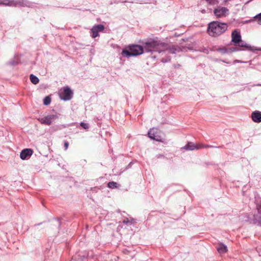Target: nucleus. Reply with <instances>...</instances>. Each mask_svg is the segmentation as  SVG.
I'll return each instance as SVG.
<instances>
[{
    "mask_svg": "<svg viewBox=\"0 0 261 261\" xmlns=\"http://www.w3.org/2000/svg\"><path fill=\"white\" fill-rule=\"evenodd\" d=\"M143 47L145 53L151 54L156 52L159 54L166 53L167 54H173L181 51L180 47L178 46H170L167 43L154 40H150L145 42L143 44Z\"/></svg>",
    "mask_w": 261,
    "mask_h": 261,
    "instance_id": "nucleus-1",
    "label": "nucleus"
},
{
    "mask_svg": "<svg viewBox=\"0 0 261 261\" xmlns=\"http://www.w3.org/2000/svg\"><path fill=\"white\" fill-rule=\"evenodd\" d=\"M228 25L226 23L218 21H213L208 24L207 32L213 37H218L224 33L227 29Z\"/></svg>",
    "mask_w": 261,
    "mask_h": 261,
    "instance_id": "nucleus-2",
    "label": "nucleus"
},
{
    "mask_svg": "<svg viewBox=\"0 0 261 261\" xmlns=\"http://www.w3.org/2000/svg\"><path fill=\"white\" fill-rule=\"evenodd\" d=\"M143 46L139 45H132L129 46V49H123L121 52L122 56L126 58L132 56H137L141 55L144 52Z\"/></svg>",
    "mask_w": 261,
    "mask_h": 261,
    "instance_id": "nucleus-3",
    "label": "nucleus"
},
{
    "mask_svg": "<svg viewBox=\"0 0 261 261\" xmlns=\"http://www.w3.org/2000/svg\"><path fill=\"white\" fill-rule=\"evenodd\" d=\"M148 136L152 140L161 142H164V138L161 136V132L156 128L150 129L148 132Z\"/></svg>",
    "mask_w": 261,
    "mask_h": 261,
    "instance_id": "nucleus-4",
    "label": "nucleus"
},
{
    "mask_svg": "<svg viewBox=\"0 0 261 261\" xmlns=\"http://www.w3.org/2000/svg\"><path fill=\"white\" fill-rule=\"evenodd\" d=\"M58 118L57 114L48 115L39 119L41 124L50 125L53 122Z\"/></svg>",
    "mask_w": 261,
    "mask_h": 261,
    "instance_id": "nucleus-5",
    "label": "nucleus"
},
{
    "mask_svg": "<svg viewBox=\"0 0 261 261\" xmlns=\"http://www.w3.org/2000/svg\"><path fill=\"white\" fill-rule=\"evenodd\" d=\"M73 96V92L68 87L63 88V90L60 93V97L61 99L67 101L70 100Z\"/></svg>",
    "mask_w": 261,
    "mask_h": 261,
    "instance_id": "nucleus-6",
    "label": "nucleus"
},
{
    "mask_svg": "<svg viewBox=\"0 0 261 261\" xmlns=\"http://www.w3.org/2000/svg\"><path fill=\"white\" fill-rule=\"evenodd\" d=\"M215 15L218 17H225L229 13V10L226 7L218 6L214 10Z\"/></svg>",
    "mask_w": 261,
    "mask_h": 261,
    "instance_id": "nucleus-7",
    "label": "nucleus"
},
{
    "mask_svg": "<svg viewBox=\"0 0 261 261\" xmlns=\"http://www.w3.org/2000/svg\"><path fill=\"white\" fill-rule=\"evenodd\" d=\"M231 42L234 45H237V44L240 42L242 37L240 32L238 30H233L231 34Z\"/></svg>",
    "mask_w": 261,
    "mask_h": 261,
    "instance_id": "nucleus-8",
    "label": "nucleus"
},
{
    "mask_svg": "<svg viewBox=\"0 0 261 261\" xmlns=\"http://www.w3.org/2000/svg\"><path fill=\"white\" fill-rule=\"evenodd\" d=\"M104 30V26L102 24H98L94 26L91 30L92 33V37L96 38L98 36V33L102 32Z\"/></svg>",
    "mask_w": 261,
    "mask_h": 261,
    "instance_id": "nucleus-9",
    "label": "nucleus"
},
{
    "mask_svg": "<svg viewBox=\"0 0 261 261\" xmlns=\"http://www.w3.org/2000/svg\"><path fill=\"white\" fill-rule=\"evenodd\" d=\"M33 150L30 148H26L23 149L20 154V158L21 159L24 160L29 159L33 154Z\"/></svg>",
    "mask_w": 261,
    "mask_h": 261,
    "instance_id": "nucleus-10",
    "label": "nucleus"
},
{
    "mask_svg": "<svg viewBox=\"0 0 261 261\" xmlns=\"http://www.w3.org/2000/svg\"><path fill=\"white\" fill-rule=\"evenodd\" d=\"M252 120L256 123L261 122V112L255 111L251 114Z\"/></svg>",
    "mask_w": 261,
    "mask_h": 261,
    "instance_id": "nucleus-11",
    "label": "nucleus"
},
{
    "mask_svg": "<svg viewBox=\"0 0 261 261\" xmlns=\"http://www.w3.org/2000/svg\"><path fill=\"white\" fill-rule=\"evenodd\" d=\"M237 46L239 47L240 48H242L245 49H248L249 50H253V49L252 47L249 44H247L245 41H243V40H241L240 42L237 44Z\"/></svg>",
    "mask_w": 261,
    "mask_h": 261,
    "instance_id": "nucleus-12",
    "label": "nucleus"
},
{
    "mask_svg": "<svg viewBox=\"0 0 261 261\" xmlns=\"http://www.w3.org/2000/svg\"><path fill=\"white\" fill-rule=\"evenodd\" d=\"M198 144H195L194 143L189 142L187 144H186L184 147V149L189 150H193L194 149H199L200 148H198Z\"/></svg>",
    "mask_w": 261,
    "mask_h": 261,
    "instance_id": "nucleus-13",
    "label": "nucleus"
},
{
    "mask_svg": "<svg viewBox=\"0 0 261 261\" xmlns=\"http://www.w3.org/2000/svg\"><path fill=\"white\" fill-rule=\"evenodd\" d=\"M29 2L27 0H16L15 7H28Z\"/></svg>",
    "mask_w": 261,
    "mask_h": 261,
    "instance_id": "nucleus-14",
    "label": "nucleus"
},
{
    "mask_svg": "<svg viewBox=\"0 0 261 261\" xmlns=\"http://www.w3.org/2000/svg\"><path fill=\"white\" fill-rule=\"evenodd\" d=\"M217 250L220 253H224L227 252V246L223 244H219L217 248Z\"/></svg>",
    "mask_w": 261,
    "mask_h": 261,
    "instance_id": "nucleus-15",
    "label": "nucleus"
},
{
    "mask_svg": "<svg viewBox=\"0 0 261 261\" xmlns=\"http://www.w3.org/2000/svg\"><path fill=\"white\" fill-rule=\"evenodd\" d=\"M30 79L31 82L35 85L38 84L39 82V79L36 75L33 74H31L30 75Z\"/></svg>",
    "mask_w": 261,
    "mask_h": 261,
    "instance_id": "nucleus-16",
    "label": "nucleus"
},
{
    "mask_svg": "<svg viewBox=\"0 0 261 261\" xmlns=\"http://www.w3.org/2000/svg\"><path fill=\"white\" fill-rule=\"evenodd\" d=\"M259 215L256 216L255 218V220L258 225L261 226V209L258 211Z\"/></svg>",
    "mask_w": 261,
    "mask_h": 261,
    "instance_id": "nucleus-17",
    "label": "nucleus"
},
{
    "mask_svg": "<svg viewBox=\"0 0 261 261\" xmlns=\"http://www.w3.org/2000/svg\"><path fill=\"white\" fill-rule=\"evenodd\" d=\"M118 184L114 181H110L108 184V187L111 189L117 188Z\"/></svg>",
    "mask_w": 261,
    "mask_h": 261,
    "instance_id": "nucleus-18",
    "label": "nucleus"
},
{
    "mask_svg": "<svg viewBox=\"0 0 261 261\" xmlns=\"http://www.w3.org/2000/svg\"><path fill=\"white\" fill-rule=\"evenodd\" d=\"M51 98L49 96H46L43 99V104L47 106L50 103Z\"/></svg>",
    "mask_w": 261,
    "mask_h": 261,
    "instance_id": "nucleus-19",
    "label": "nucleus"
},
{
    "mask_svg": "<svg viewBox=\"0 0 261 261\" xmlns=\"http://www.w3.org/2000/svg\"><path fill=\"white\" fill-rule=\"evenodd\" d=\"M217 147L216 146H214L211 145H203L202 144H198V148H214Z\"/></svg>",
    "mask_w": 261,
    "mask_h": 261,
    "instance_id": "nucleus-20",
    "label": "nucleus"
},
{
    "mask_svg": "<svg viewBox=\"0 0 261 261\" xmlns=\"http://www.w3.org/2000/svg\"><path fill=\"white\" fill-rule=\"evenodd\" d=\"M241 50H244V49L240 48L237 47H233L228 49V53H232Z\"/></svg>",
    "mask_w": 261,
    "mask_h": 261,
    "instance_id": "nucleus-21",
    "label": "nucleus"
},
{
    "mask_svg": "<svg viewBox=\"0 0 261 261\" xmlns=\"http://www.w3.org/2000/svg\"><path fill=\"white\" fill-rule=\"evenodd\" d=\"M10 0H0V5L9 6Z\"/></svg>",
    "mask_w": 261,
    "mask_h": 261,
    "instance_id": "nucleus-22",
    "label": "nucleus"
},
{
    "mask_svg": "<svg viewBox=\"0 0 261 261\" xmlns=\"http://www.w3.org/2000/svg\"><path fill=\"white\" fill-rule=\"evenodd\" d=\"M210 5H214L218 3V0H205Z\"/></svg>",
    "mask_w": 261,
    "mask_h": 261,
    "instance_id": "nucleus-23",
    "label": "nucleus"
},
{
    "mask_svg": "<svg viewBox=\"0 0 261 261\" xmlns=\"http://www.w3.org/2000/svg\"><path fill=\"white\" fill-rule=\"evenodd\" d=\"M81 126H82L83 128L85 129H87L89 128V125L88 123H84V122H81L80 123Z\"/></svg>",
    "mask_w": 261,
    "mask_h": 261,
    "instance_id": "nucleus-24",
    "label": "nucleus"
},
{
    "mask_svg": "<svg viewBox=\"0 0 261 261\" xmlns=\"http://www.w3.org/2000/svg\"><path fill=\"white\" fill-rule=\"evenodd\" d=\"M254 18L257 19L258 23L261 25V13L256 15Z\"/></svg>",
    "mask_w": 261,
    "mask_h": 261,
    "instance_id": "nucleus-25",
    "label": "nucleus"
},
{
    "mask_svg": "<svg viewBox=\"0 0 261 261\" xmlns=\"http://www.w3.org/2000/svg\"><path fill=\"white\" fill-rule=\"evenodd\" d=\"M171 60V58L169 56L167 57L166 58H164L162 59V62L163 63H167L168 62H169Z\"/></svg>",
    "mask_w": 261,
    "mask_h": 261,
    "instance_id": "nucleus-26",
    "label": "nucleus"
},
{
    "mask_svg": "<svg viewBox=\"0 0 261 261\" xmlns=\"http://www.w3.org/2000/svg\"><path fill=\"white\" fill-rule=\"evenodd\" d=\"M16 0H10L9 7H15Z\"/></svg>",
    "mask_w": 261,
    "mask_h": 261,
    "instance_id": "nucleus-27",
    "label": "nucleus"
},
{
    "mask_svg": "<svg viewBox=\"0 0 261 261\" xmlns=\"http://www.w3.org/2000/svg\"><path fill=\"white\" fill-rule=\"evenodd\" d=\"M221 53L223 54L228 53V49L226 48H220L219 49Z\"/></svg>",
    "mask_w": 261,
    "mask_h": 261,
    "instance_id": "nucleus-28",
    "label": "nucleus"
},
{
    "mask_svg": "<svg viewBox=\"0 0 261 261\" xmlns=\"http://www.w3.org/2000/svg\"><path fill=\"white\" fill-rule=\"evenodd\" d=\"M123 222L124 223V224H127L129 223H132V222H130V221L129 220V219L128 218H126V219H124L123 221Z\"/></svg>",
    "mask_w": 261,
    "mask_h": 261,
    "instance_id": "nucleus-29",
    "label": "nucleus"
},
{
    "mask_svg": "<svg viewBox=\"0 0 261 261\" xmlns=\"http://www.w3.org/2000/svg\"><path fill=\"white\" fill-rule=\"evenodd\" d=\"M68 145H69L68 142H65V143H64V147H65V150L67 149V148L68 147Z\"/></svg>",
    "mask_w": 261,
    "mask_h": 261,
    "instance_id": "nucleus-30",
    "label": "nucleus"
},
{
    "mask_svg": "<svg viewBox=\"0 0 261 261\" xmlns=\"http://www.w3.org/2000/svg\"><path fill=\"white\" fill-rule=\"evenodd\" d=\"M235 62H238V63H239V62H240V61L239 60H236V61H235Z\"/></svg>",
    "mask_w": 261,
    "mask_h": 261,
    "instance_id": "nucleus-31",
    "label": "nucleus"
},
{
    "mask_svg": "<svg viewBox=\"0 0 261 261\" xmlns=\"http://www.w3.org/2000/svg\"><path fill=\"white\" fill-rule=\"evenodd\" d=\"M57 223H58V224H59V223H60V222H59V221H57Z\"/></svg>",
    "mask_w": 261,
    "mask_h": 261,
    "instance_id": "nucleus-32",
    "label": "nucleus"
}]
</instances>
